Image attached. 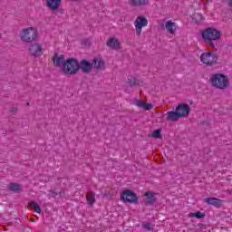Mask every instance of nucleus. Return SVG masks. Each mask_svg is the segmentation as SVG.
Listing matches in <instances>:
<instances>
[{"mask_svg":"<svg viewBox=\"0 0 232 232\" xmlns=\"http://www.w3.org/2000/svg\"><path fill=\"white\" fill-rule=\"evenodd\" d=\"M202 37L205 43H208L209 46L215 48V44H213V41L220 40V31L213 27H208L202 32Z\"/></svg>","mask_w":232,"mask_h":232,"instance_id":"obj_1","label":"nucleus"},{"mask_svg":"<svg viewBox=\"0 0 232 232\" xmlns=\"http://www.w3.org/2000/svg\"><path fill=\"white\" fill-rule=\"evenodd\" d=\"M62 70L67 75H75L81 70V63L74 58H69L64 62Z\"/></svg>","mask_w":232,"mask_h":232,"instance_id":"obj_2","label":"nucleus"},{"mask_svg":"<svg viewBox=\"0 0 232 232\" xmlns=\"http://www.w3.org/2000/svg\"><path fill=\"white\" fill-rule=\"evenodd\" d=\"M209 81L212 86L218 90H226L229 86L227 76L221 73L212 75Z\"/></svg>","mask_w":232,"mask_h":232,"instance_id":"obj_3","label":"nucleus"},{"mask_svg":"<svg viewBox=\"0 0 232 232\" xmlns=\"http://www.w3.org/2000/svg\"><path fill=\"white\" fill-rule=\"evenodd\" d=\"M200 61L203 64L207 66H213V64H217V61H218V56L211 52L203 53L200 55Z\"/></svg>","mask_w":232,"mask_h":232,"instance_id":"obj_4","label":"nucleus"},{"mask_svg":"<svg viewBox=\"0 0 232 232\" xmlns=\"http://www.w3.org/2000/svg\"><path fill=\"white\" fill-rule=\"evenodd\" d=\"M134 26L136 28L137 35H140L142 34V29L148 26V18L144 16H138L134 21Z\"/></svg>","mask_w":232,"mask_h":232,"instance_id":"obj_5","label":"nucleus"},{"mask_svg":"<svg viewBox=\"0 0 232 232\" xmlns=\"http://www.w3.org/2000/svg\"><path fill=\"white\" fill-rule=\"evenodd\" d=\"M121 198L123 202H129L130 204H133L139 200L137 194H134L133 191L129 189H126L121 193Z\"/></svg>","mask_w":232,"mask_h":232,"instance_id":"obj_6","label":"nucleus"},{"mask_svg":"<svg viewBox=\"0 0 232 232\" xmlns=\"http://www.w3.org/2000/svg\"><path fill=\"white\" fill-rule=\"evenodd\" d=\"M30 53L34 57H41L43 55V45L41 44H34L30 47Z\"/></svg>","mask_w":232,"mask_h":232,"instance_id":"obj_7","label":"nucleus"},{"mask_svg":"<svg viewBox=\"0 0 232 232\" xmlns=\"http://www.w3.org/2000/svg\"><path fill=\"white\" fill-rule=\"evenodd\" d=\"M176 111L181 114L179 116L181 119L182 117H188V115H189V112L191 111V108H189V105L188 104H179L176 108Z\"/></svg>","mask_w":232,"mask_h":232,"instance_id":"obj_8","label":"nucleus"},{"mask_svg":"<svg viewBox=\"0 0 232 232\" xmlns=\"http://www.w3.org/2000/svg\"><path fill=\"white\" fill-rule=\"evenodd\" d=\"M178 28L179 25H177L173 20H169L165 23V29L170 34V35H175Z\"/></svg>","mask_w":232,"mask_h":232,"instance_id":"obj_9","label":"nucleus"},{"mask_svg":"<svg viewBox=\"0 0 232 232\" xmlns=\"http://www.w3.org/2000/svg\"><path fill=\"white\" fill-rule=\"evenodd\" d=\"M106 44L111 50H119L121 48V43L115 37L109 38Z\"/></svg>","mask_w":232,"mask_h":232,"instance_id":"obj_10","label":"nucleus"},{"mask_svg":"<svg viewBox=\"0 0 232 232\" xmlns=\"http://www.w3.org/2000/svg\"><path fill=\"white\" fill-rule=\"evenodd\" d=\"M64 55H57V53H54V55L53 56V66H55L56 68H63V64H64Z\"/></svg>","mask_w":232,"mask_h":232,"instance_id":"obj_11","label":"nucleus"},{"mask_svg":"<svg viewBox=\"0 0 232 232\" xmlns=\"http://www.w3.org/2000/svg\"><path fill=\"white\" fill-rule=\"evenodd\" d=\"M46 6L49 10L55 12L61 6V0H46Z\"/></svg>","mask_w":232,"mask_h":232,"instance_id":"obj_12","label":"nucleus"},{"mask_svg":"<svg viewBox=\"0 0 232 232\" xmlns=\"http://www.w3.org/2000/svg\"><path fill=\"white\" fill-rule=\"evenodd\" d=\"M92 68H93V64L86 60H82L80 63V69L83 73H90Z\"/></svg>","mask_w":232,"mask_h":232,"instance_id":"obj_13","label":"nucleus"},{"mask_svg":"<svg viewBox=\"0 0 232 232\" xmlns=\"http://www.w3.org/2000/svg\"><path fill=\"white\" fill-rule=\"evenodd\" d=\"M20 39L23 43H30V27L24 28L20 32Z\"/></svg>","mask_w":232,"mask_h":232,"instance_id":"obj_14","label":"nucleus"},{"mask_svg":"<svg viewBox=\"0 0 232 232\" xmlns=\"http://www.w3.org/2000/svg\"><path fill=\"white\" fill-rule=\"evenodd\" d=\"M134 104L138 108H142V110H146V111L153 110V105H151V103H146L140 100H136Z\"/></svg>","mask_w":232,"mask_h":232,"instance_id":"obj_15","label":"nucleus"},{"mask_svg":"<svg viewBox=\"0 0 232 232\" xmlns=\"http://www.w3.org/2000/svg\"><path fill=\"white\" fill-rule=\"evenodd\" d=\"M180 113L178 111H169L167 112V121H171L173 122L179 121L180 119Z\"/></svg>","mask_w":232,"mask_h":232,"instance_id":"obj_16","label":"nucleus"},{"mask_svg":"<svg viewBox=\"0 0 232 232\" xmlns=\"http://www.w3.org/2000/svg\"><path fill=\"white\" fill-rule=\"evenodd\" d=\"M130 6H146L150 5V0H129Z\"/></svg>","mask_w":232,"mask_h":232,"instance_id":"obj_17","label":"nucleus"},{"mask_svg":"<svg viewBox=\"0 0 232 232\" xmlns=\"http://www.w3.org/2000/svg\"><path fill=\"white\" fill-rule=\"evenodd\" d=\"M92 64L94 70H102L104 68V61L99 58H94Z\"/></svg>","mask_w":232,"mask_h":232,"instance_id":"obj_18","label":"nucleus"},{"mask_svg":"<svg viewBox=\"0 0 232 232\" xmlns=\"http://www.w3.org/2000/svg\"><path fill=\"white\" fill-rule=\"evenodd\" d=\"M39 40V30L36 27H30V41Z\"/></svg>","mask_w":232,"mask_h":232,"instance_id":"obj_19","label":"nucleus"},{"mask_svg":"<svg viewBox=\"0 0 232 232\" xmlns=\"http://www.w3.org/2000/svg\"><path fill=\"white\" fill-rule=\"evenodd\" d=\"M205 202L210 204V206H220L222 204V200L217 198H206Z\"/></svg>","mask_w":232,"mask_h":232,"instance_id":"obj_20","label":"nucleus"},{"mask_svg":"<svg viewBox=\"0 0 232 232\" xmlns=\"http://www.w3.org/2000/svg\"><path fill=\"white\" fill-rule=\"evenodd\" d=\"M86 199H87L89 206H93L95 204V194L93 192L90 191L86 195Z\"/></svg>","mask_w":232,"mask_h":232,"instance_id":"obj_21","label":"nucleus"},{"mask_svg":"<svg viewBox=\"0 0 232 232\" xmlns=\"http://www.w3.org/2000/svg\"><path fill=\"white\" fill-rule=\"evenodd\" d=\"M145 197L147 198L148 204H153L157 198H155V193L153 192H145Z\"/></svg>","mask_w":232,"mask_h":232,"instance_id":"obj_22","label":"nucleus"},{"mask_svg":"<svg viewBox=\"0 0 232 232\" xmlns=\"http://www.w3.org/2000/svg\"><path fill=\"white\" fill-rule=\"evenodd\" d=\"M30 208L34 209V213L41 215V207L35 201H30Z\"/></svg>","mask_w":232,"mask_h":232,"instance_id":"obj_23","label":"nucleus"},{"mask_svg":"<svg viewBox=\"0 0 232 232\" xmlns=\"http://www.w3.org/2000/svg\"><path fill=\"white\" fill-rule=\"evenodd\" d=\"M204 217H206V215L200 211L198 212H193V213H189L188 214V218H204Z\"/></svg>","mask_w":232,"mask_h":232,"instance_id":"obj_24","label":"nucleus"},{"mask_svg":"<svg viewBox=\"0 0 232 232\" xmlns=\"http://www.w3.org/2000/svg\"><path fill=\"white\" fill-rule=\"evenodd\" d=\"M141 227L143 229H146V231H153L155 229V225H152L151 223L143 222L141 224Z\"/></svg>","mask_w":232,"mask_h":232,"instance_id":"obj_25","label":"nucleus"},{"mask_svg":"<svg viewBox=\"0 0 232 232\" xmlns=\"http://www.w3.org/2000/svg\"><path fill=\"white\" fill-rule=\"evenodd\" d=\"M128 84L129 86H138L140 84V82L135 77H130L128 78Z\"/></svg>","mask_w":232,"mask_h":232,"instance_id":"obj_26","label":"nucleus"},{"mask_svg":"<svg viewBox=\"0 0 232 232\" xmlns=\"http://www.w3.org/2000/svg\"><path fill=\"white\" fill-rule=\"evenodd\" d=\"M8 189H9V191L17 192V191L21 190V186H19V184L11 183L8 186Z\"/></svg>","mask_w":232,"mask_h":232,"instance_id":"obj_27","label":"nucleus"},{"mask_svg":"<svg viewBox=\"0 0 232 232\" xmlns=\"http://www.w3.org/2000/svg\"><path fill=\"white\" fill-rule=\"evenodd\" d=\"M151 137H153V139H162V130L160 129L154 130Z\"/></svg>","mask_w":232,"mask_h":232,"instance_id":"obj_28","label":"nucleus"},{"mask_svg":"<svg viewBox=\"0 0 232 232\" xmlns=\"http://www.w3.org/2000/svg\"><path fill=\"white\" fill-rule=\"evenodd\" d=\"M30 222H35V220H34L33 218L30 219Z\"/></svg>","mask_w":232,"mask_h":232,"instance_id":"obj_29","label":"nucleus"},{"mask_svg":"<svg viewBox=\"0 0 232 232\" xmlns=\"http://www.w3.org/2000/svg\"><path fill=\"white\" fill-rule=\"evenodd\" d=\"M27 208H30V203H28Z\"/></svg>","mask_w":232,"mask_h":232,"instance_id":"obj_30","label":"nucleus"},{"mask_svg":"<svg viewBox=\"0 0 232 232\" xmlns=\"http://www.w3.org/2000/svg\"><path fill=\"white\" fill-rule=\"evenodd\" d=\"M0 39H1V34H0Z\"/></svg>","mask_w":232,"mask_h":232,"instance_id":"obj_31","label":"nucleus"}]
</instances>
